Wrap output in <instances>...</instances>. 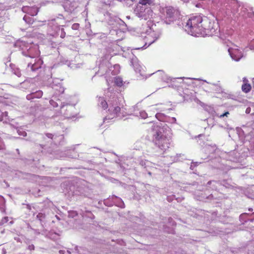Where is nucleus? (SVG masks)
I'll return each mask as SVG.
<instances>
[{"label":"nucleus","mask_w":254,"mask_h":254,"mask_svg":"<svg viewBox=\"0 0 254 254\" xmlns=\"http://www.w3.org/2000/svg\"><path fill=\"white\" fill-rule=\"evenodd\" d=\"M186 30L191 35L199 36L204 33L212 34L215 31L214 21H211L208 18L202 19L200 15L190 17L187 22Z\"/></svg>","instance_id":"obj_1"},{"label":"nucleus","mask_w":254,"mask_h":254,"mask_svg":"<svg viewBox=\"0 0 254 254\" xmlns=\"http://www.w3.org/2000/svg\"><path fill=\"white\" fill-rule=\"evenodd\" d=\"M159 12L162 19L167 24L173 22L180 15L179 10L171 5L160 6Z\"/></svg>","instance_id":"obj_2"},{"label":"nucleus","mask_w":254,"mask_h":254,"mask_svg":"<svg viewBox=\"0 0 254 254\" xmlns=\"http://www.w3.org/2000/svg\"><path fill=\"white\" fill-rule=\"evenodd\" d=\"M153 136V141L160 149L166 150L169 147L171 142L170 137L163 135L161 131H157Z\"/></svg>","instance_id":"obj_3"},{"label":"nucleus","mask_w":254,"mask_h":254,"mask_svg":"<svg viewBox=\"0 0 254 254\" xmlns=\"http://www.w3.org/2000/svg\"><path fill=\"white\" fill-rule=\"evenodd\" d=\"M228 52L231 58L235 61H238L243 57L241 51L237 48H230Z\"/></svg>","instance_id":"obj_4"},{"label":"nucleus","mask_w":254,"mask_h":254,"mask_svg":"<svg viewBox=\"0 0 254 254\" xmlns=\"http://www.w3.org/2000/svg\"><path fill=\"white\" fill-rule=\"evenodd\" d=\"M43 96V92L41 90H38L35 92H33L28 94L26 96V99L28 100H31L34 98H40Z\"/></svg>","instance_id":"obj_5"},{"label":"nucleus","mask_w":254,"mask_h":254,"mask_svg":"<svg viewBox=\"0 0 254 254\" xmlns=\"http://www.w3.org/2000/svg\"><path fill=\"white\" fill-rule=\"evenodd\" d=\"M109 113L113 116V118L117 117L121 112V108L119 106H110L108 110Z\"/></svg>","instance_id":"obj_6"},{"label":"nucleus","mask_w":254,"mask_h":254,"mask_svg":"<svg viewBox=\"0 0 254 254\" xmlns=\"http://www.w3.org/2000/svg\"><path fill=\"white\" fill-rule=\"evenodd\" d=\"M252 89L251 85L250 83H243L242 85V90L245 93H248Z\"/></svg>","instance_id":"obj_7"},{"label":"nucleus","mask_w":254,"mask_h":254,"mask_svg":"<svg viewBox=\"0 0 254 254\" xmlns=\"http://www.w3.org/2000/svg\"><path fill=\"white\" fill-rule=\"evenodd\" d=\"M39 12V8L37 7H31L29 10V13L32 15H36Z\"/></svg>","instance_id":"obj_8"},{"label":"nucleus","mask_w":254,"mask_h":254,"mask_svg":"<svg viewBox=\"0 0 254 254\" xmlns=\"http://www.w3.org/2000/svg\"><path fill=\"white\" fill-rule=\"evenodd\" d=\"M152 0H140L138 3V5H141L142 6H145L147 4L150 5L152 4Z\"/></svg>","instance_id":"obj_9"},{"label":"nucleus","mask_w":254,"mask_h":254,"mask_svg":"<svg viewBox=\"0 0 254 254\" xmlns=\"http://www.w3.org/2000/svg\"><path fill=\"white\" fill-rule=\"evenodd\" d=\"M115 83L118 86H122L123 84L122 79L119 77L115 78Z\"/></svg>","instance_id":"obj_10"},{"label":"nucleus","mask_w":254,"mask_h":254,"mask_svg":"<svg viewBox=\"0 0 254 254\" xmlns=\"http://www.w3.org/2000/svg\"><path fill=\"white\" fill-rule=\"evenodd\" d=\"M145 8L143 7L142 5H138L136 8V11L140 13L143 12L145 11Z\"/></svg>","instance_id":"obj_11"},{"label":"nucleus","mask_w":254,"mask_h":254,"mask_svg":"<svg viewBox=\"0 0 254 254\" xmlns=\"http://www.w3.org/2000/svg\"><path fill=\"white\" fill-rule=\"evenodd\" d=\"M101 105L103 109H107L108 104H107V102L105 100H102L101 102Z\"/></svg>","instance_id":"obj_12"},{"label":"nucleus","mask_w":254,"mask_h":254,"mask_svg":"<svg viewBox=\"0 0 254 254\" xmlns=\"http://www.w3.org/2000/svg\"><path fill=\"white\" fill-rule=\"evenodd\" d=\"M5 149V145L3 142L0 138V150H4Z\"/></svg>","instance_id":"obj_13"},{"label":"nucleus","mask_w":254,"mask_h":254,"mask_svg":"<svg viewBox=\"0 0 254 254\" xmlns=\"http://www.w3.org/2000/svg\"><path fill=\"white\" fill-rule=\"evenodd\" d=\"M228 115H229V112L228 111L225 112L224 114L220 115L219 117L220 118H223L224 117L226 116L227 117Z\"/></svg>","instance_id":"obj_14"},{"label":"nucleus","mask_w":254,"mask_h":254,"mask_svg":"<svg viewBox=\"0 0 254 254\" xmlns=\"http://www.w3.org/2000/svg\"><path fill=\"white\" fill-rule=\"evenodd\" d=\"M243 83H249V81L246 77L243 78Z\"/></svg>","instance_id":"obj_15"},{"label":"nucleus","mask_w":254,"mask_h":254,"mask_svg":"<svg viewBox=\"0 0 254 254\" xmlns=\"http://www.w3.org/2000/svg\"><path fill=\"white\" fill-rule=\"evenodd\" d=\"M250 110H251L250 108H247V109H246V112L247 113H249L250 112Z\"/></svg>","instance_id":"obj_16"},{"label":"nucleus","mask_w":254,"mask_h":254,"mask_svg":"<svg viewBox=\"0 0 254 254\" xmlns=\"http://www.w3.org/2000/svg\"><path fill=\"white\" fill-rule=\"evenodd\" d=\"M182 0L184 2H188L190 0Z\"/></svg>","instance_id":"obj_17"},{"label":"nucleus","mask_w":254,"mask_h":254,"mask_svg":"<svg viewBox=\"0 0 254 254\" xmlns=\"http://www.w3.org/2000/svg\"><path fill=\"white\" fill-rule=\"evenodd\" d=\"M253 208H249V210L250 211H253Z\"/></svg>","instance_id":"obj_18"}]
</instances>
